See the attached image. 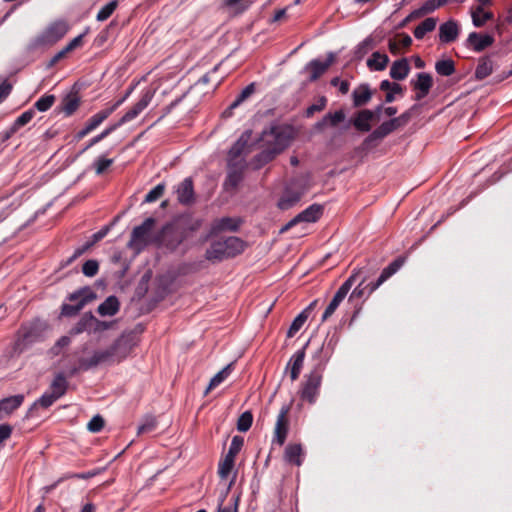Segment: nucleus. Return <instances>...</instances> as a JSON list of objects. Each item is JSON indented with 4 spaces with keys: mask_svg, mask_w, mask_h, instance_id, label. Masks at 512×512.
I'll use <instances>...</instances> for the list:
<instances>
[{
    "mask_svg": "<svg viewBox=\"0 0 512 512\" xmlns=\"http://www.w3.org/2000/svg\"><path fill=\"white\" fill-rule=\"evenodd\" d=\"M129 350L126 340L119 338L110 347L95 351L90 358L82 359L80 365L87 370L99 364L119 362L127 356Z\"/></svg>",
    "mask_w": 512,
    "mask_h": 512,
    "instance_id": "nucleus-1",
    "label": "nucleus"
},
{
    "mask_svg": "<svg viewBox=\"0 0 512 512\" xmlns=\"http://www.w3.org/2000/svg\"><path fill=\"white\" fill-rule=\"evenodd\" d=\"M67 31L68 25L64 21L54 22L31 41L30 48L37 49L52 45L59 41Z\"/></svg>",
    "mask_w": 512,
    "mask_h": 512,
    "instance_id": "nucleus-2",
    "label": "nucleus"
},
{
    "mask_svg": "<svg viewBox=\"0 0 512 512\" xmlns=\"http://www.w3.org/2000/svg\"><path fill=\"white\" fill-rule=\"evenodd\" d=\"M322 371V364L318 363L316 367L308 375L305 376V381L302 384L300 397L303 400L308 401L310 404L315 403L319 395V390L322 383Z\"/></svg>",
    "mask_w": 512,
    "mask_h": 512,
    "instance_id": "nucleus-3",
    "label": "nucleus"
},
{
    "mask_svg": "<svg viewBox=\"0 0 512 512\" xmlns=\"http://www.w3.org/2000/svg\"><path fill=\"white\" fill-rule=\"evenodd\" d=\"M96 298V294L89 288L84 287L78 291L71 293L68 297L71 303H65L62 305L61 314L63 316H74L76 315L87 303L91 302Z\"/></svg>",
    "mask_w": 512,
    "mask_h": 512,
    "instance_id": "nucleus-4",
    "label": "nucleus"
},
{
    "mask_svg": "<svg viewBox=\"0 0 512 512\" xmlns=\"http://www.w3.org/2000/svg\"><path fill=\"white\" fill-rule=\"evenodd\" d=\"M261 142L264 146L271 148L276 154L283 151L289 144V136L281 126H272L263 131Z\"/></svg>",
    "mask_w": 512,
    "mask_h": 512,
    "instance_id": "nucleus-5",
    "label": "nucleus"
},
{
    "mask_svg": "<svg viewBox=\"0 0 512 512\" xmlns=\"http://www.w3.org/2000/svg\"><path fill=\"white\" fill-rule=\"evenodd\" d=\"M154 224L155 219L149 217L141 225L134 227L128 242V247L140 251L144 246H146Z\"/></svg>",
    "mask_w": 512,
    "mask_h": 512,
    "instance_id": "nucleus-6",
    "label": "nucleus"
},
{
    "mask_svg": "<svg viewBox=\"0 0 512 512\" xmlns=\"http://www.w3.org/2000/svg\"><path fill=\"white\" fill-rule=\"evenodd\" d=\"M290 411L289 405H283L279 411L277 416V420L274 428V438L273 442H276L278 445L282 446L285 443V440L288 435L289 430V419L288 414Z\"/></svg>",
    "mask_w": 512,
    "mask_h": 512,
    "instance_id": "nucleus-7",
    "label": "nucleus"
},
{
    "mask_svg": "<svg viewBox=\"0 0 512 512\" xmlns=\"http://www.w3.org/2000/svg\"><path fill=\"white\" fill-rule=\"evenodd\" d=\"M322 214V208L319 205L313 204L291 219L280 230L281 233L288 231L291 227L300 222L311 223L317 221Z\"/></svg>",
    "mask_w": 512,
    "mask_h": 512,
    "instance_id": "nucleus-8",
    "label": "nucleus"
},
{
    "mask_svg": "<svg viewBox=\"0 0 512 512\" xmlns=\"http://www.w3.org/2000/svg\"><path fill=\"white\" fill-rule=\"evenodd\" d=\"M153 96V90L147 89L143 91L139 101L121 117L120 124H125L134 120L144 109L147 108Z\"/></svg>",
    "mask_w": 512,
    "mask_h": 512,
    "instance_id": "nucleus-9",
    "label": "nucleus"
},
{
    "mask_svg": "<svg viewBox=\"0 0 512 512\" xmlns=\"http://www.w3.org/2000/svg\"><path fill=\"white\" fill-rule=\"evenodd\" d=\"M249 133L246 132L241 135V137L236 141V143L231 147L229 151V159L228 162L238 163L245 165V155L248 152L247 144L249 139Z\"/></svg>",
    "mask_w": 512,
    "mask_h": 512,
    "instance_id": "nucleus-10",
    "label": "nucleus"
},
{
    "mask_svg": "<svg viewBox=\"0 0 512 512\" xmlns=\"http://www.w3.org/2000/svg\"><path fill=\"white\" fill-rule=\"evenodd\" d=\"M111 115V110H102L93 115L85 124V126L78 131L74 139L76 141H80L85 136L94 131L104 120H106Z\"/></svg>",
    "mask_w": 512,
    "mask_h": 512,
    "instance_id": "nucleus-11",
    "label": "nucleus"
},
{
    "mask_svg": "<svg viewBox=\"0 0 512 512\" xmlns=\"http://www.w3.org/2000/svg\"><path fill=\"white\" fill-rule=\"evenodd\" d=\"M184 235L181 231L170 226L163 228L160 243L170 251L175 250L183 241Z\"/></svg>",
    "mask_w": 512,
    "mask_h": 512,
    "instance_id": "nucleus-12",
    "label": "nucleus"
},
{
    "mask_svg": "<svg viewBox=\"0 0 512 512\" xmlns=\"http://www.w3.org/2000/svg\"><path fill=\"white\" fill-rule=\"evenodd\" d=\"M411 84L414 90H416L415 100L419 101L429 94L433 85V79L430 74L422 72L417 74V80L411 81Z\"/></svg>",
    "mask_w": 512,
    "mask_h": 512,
    "instance_id": "nucleus-13",
    "label": "nucleus"
},
{
    "mask_svg": "<svg viewBox=\"0 0 512 512\" xmlns=\"http://www.w3.org/2000/svg\"><path fill=\"white\" fill-rule=\"evenodd\" d=\"M334 61V54L330 53L326 61L322 62L320 60H312L310 61L305 70L310 73L309 80L315 81L317 80L325 71L330 67V65Z\"/></svg>",
    "mask_w": 512,
    "mask_h": 512,
    "instance_id": "nucleus-14",
    "label": "nucleus"
},
{
    "mask_svg": "<svg viewBox=\"0 0 512 512\" xmlns=\"http://www.w3.org/2000/svg\"><path fill=\"white\" fill-rule=\"evenodd\" d=\"M373 120L374 112L370 109H362L354 115L351 122L357 131L369 132L371 130V121Z\"/></svg>",
    "mask_w": 512,
    "mask_h": 512,
    "instance_id": "nucleus-15",
    "label": "nucleus"
},
{
    "mask_svg": "<svg viewBox=\"0 0 512 512\" xmlns=\"http://www.w3.org/2000/svg\"><path fill=\"white\" fill-rule=\"evenodd\" d=\"M24 401V395L18 394L0 400V420L5 419L18 409Z\"/></svg>",
    "mask_w": 512,
    "mask_h": 512,
    "instance_id": "nucleus-16",
    "label": "nucleus"
},
{
    "mask_svg": "<svg viewBox=\"0 0 512 512\" xmlns=\"http://www.w3.org/2000/svg\"><path fill=\"white\" fill-rule=\"evenodd\" d=\"M177 199L181 204L189 205L194 202L193 181L191 178H185L177 185Z\"/></svg>",
    "mask_w": 512,
    "mask_h": 512,
    "instance_id": "nucleus-17",
    "label": "nucleus"
},
{
    "mask_svg": "<svg viewBox=\"0 0 512 512\" xmlns=\"http://www.w3.org/2000/svg\"><path fill=\"white\" fill-rule=\"evenodd\" d=\"M244 164L228 162V173L224 183L226 189H235L242 181Z\"/></svg>",
    "mask_w": 512,
    "mask_h": 512,
    "instance_id": "nucleus-18",
    "label": "nucleus"
},
{
    "mask_svg": "<svg viewBox=\"0 0 512 512\" xmlns=\"http://www.w3.org/2000/svg\"><path fill=\"white\" fill-rule=\"evenodd\" d=\"M468 44L476 52H481L494 43V37L489 34L471 32L467 38Z\"/></svg>",
    "mask_w": 512,
    "mask_h": 512,
    "instance_id": "nucleus-19",
    "label": "nucleus"
},
{
    "mask_svg": "<svg viewBox=\"0 0 512 512\" xmlns=\"http://www.w3.org/2000/svg\"><path fill=\"white\" fill-rule=\"evenodd\" d=\"M302 196V192L294 190L292 187H287L278 201V207L281 210H287L296 205Z\"/></svg>",
    "mask_w": 512,
    "mask_h": 512,
    "instance_id": "nucleus-20",
    "label": "nucleus"
},
{
    "mask_svg": "<svg viewBox=\"0 0 512 512\" xmlns=\"http://www.w3.org/2000/svg\"><path fill=\"white\" fill-rule=\"evenodd\" d=\"M205 258L211 262H219L226 258H230L224 244L221 240L213 242L206 250Z\"/></svg>",
    "mask_w": 512,
    "mask_h": 512,
    "instance_id": "nucleus-21",
    "label": "nucleus"
},
{
    "mask_svg": "<svg viewBox=\"0 0 512 512\" xmlns=\"http://www.w3.org/2000/svg\"><path fill=\"white\" fill-rule=\"evenodd\" d=\"M403 264V260L396 259L392 263H390L386 268L383 269L379 278L376 282L370 283V292L375 291L378 287H380L387 279H389L393 274H395Z\"/></svg>",
    "mask_w": 512,
    "mask_h": 512,
    "instance_id": "nucleus-22",
    "label": "nucleus"
},
{
    "mask_svg": "<svg viewBox=\"0 0 512 512\" xmlns=\"http://www.w3.org/2000/svg\"><path fill=\"white\" fill-rule=\"evenodd\" d=\"M372 91L370 86L366 83L359 85L352 92L353 105L355 107H362L366 105L372 98Z\"/></svg>",
    "mask_w": 512,
    "mask_h": 512,
    "instance_id": "nucleus-23",
    "label": "nucleus"
},
{
    "mask_svg": "<svg viewBox=\"0 0 512 512\" xmlns=\"http://www.w3.org/2000/svg\"><path fill=\"white\" fill-rule=\"evenodd\" d=\"M240 225V221L236 218L223 217L216 219L211 226V233L217 234L222 231H236Z\"/></svg>",
    "mask_w": 512,
    "mask_h": 512,
    "instance_id": "nucleus-24",
    "label": "nucleus"
},
{
    "mask_svg": "<svg viewBox=\"0 0 512 512\" xmlns=\"http://www.w3.org/2000/svg\"><path fill=\"white\" fill-rule=\"evenodd\" d=\"M304 359H305V348L298 350L290 358L288 367H290V377H291L292 381H295L298 379L300 372L302 370V367H303Z\"/></svg>",
    "mask_w": 512,
    "mask_h": 512,
    "instance_id": "nucleus-25",
    "label": "nucleus"
},
{
    "mask_svg": "<svg viewBox=\"0 0 512 512\" xmlns=\"http://www.w3.org/2000/svg\"><path fill=\"white\" fill-rule=\"evenodd\" d=\"M459 33L458 25L456 22L450 20L443 23L439 28V38L443 43H450L454 41Z\"/></svg>",
    "mask_w": 512,
    "mask_h": 512,
    "instance_id": "nucleus-26",
    "label": "nucleus"
},
{
    "mask_svg": "<svg viewBox=\"0 0 512 512\" xmlns=\"http://www.w3.org/2000/svg\"><path fill=\"white\" fill-rule=\"evenodd\" d=\"M410 71V66L406 58H402L393 62L390 68V76L394 80H404Z\"/></svg>",
    "mask_w": 512,
    "mask_h": 512,
    "instance_id": "nucleus-27",
    "label": "nucleus"
},
{
    "mask_svg": "<svg viewBox=\"0 0 512 512\" xmlns=\"http://www.w3.org/2000/svg\"><path fill=\"white\" fill-rule=\"evenodd\" d=\"M120 309V303L116 296H109L102 302L97 309V312L105 317V316H114L118 313Z\"/></svg>",
    "mask_w": 512,
    "mask_h": 512,
    "instance_id": "nucleus-28",
    "label": "nucleus"
},
{
    "mask_svg": "<svg viewBox=\"0 0 512 512\" xmlns=\"http://www.w3.org/2000/svg\"><path fill=\"white\" fill-rule=\"evenodd\" d=\"M394 132L393 127L389 121L383 122L376 129H374L364 140L365 145H369L374 141L381 140Z\"/></svg>",
    "mask_w": 512,
    "mask_h": 512,
    "instance_id": "nucleus-29",
    "label": "nucleus"
},
{
    "mask_svg": "<svg viewBox=\"0 0 512 512\" xmlns=\"http://www.w3.org/2000/svg\"><path fill=\"white\" fill-rule=\"evenodd\" d=\"M493 69V60L489 56L481 57L475 70V78L483 80L493 72Z\"/></svg>",
    "mask_w": 512,
    "mask_h": 512,
    "instance_id": "nucleus-30",
    "label": "nucleus"
},
{
    "mask_svg": "<svg viewBox=\"0 0 512 512\" xmlns=\"http://www.w3.org/2000/svg\"><path fill=\"white\" fill-rule=\"evenodd\" d=\"M302 447L300 444H289L285 448L284 459L290 464L300 466L302 464Z\"/></svg>",
    "mask_w": 512,
    "mask_h": 512,
    "instance_id": "nucleus-31",
    "label": "nucleus"
},
{
    "mask_svg": "<svg viewBox=\"0 0 512 512\" xmlns=\"http://www.w3.org/2000/svg\"><path fill=\"white\" fill-rule=\"evenodd\" d=\"M345 113L343 110L335 111L334 113L326 114L321 121L317 122L315 128L322 130L325 126H337L340 122L344 121Z\"/></svg>",
    "mask_w": 512,
    "mask_h": 512,
    "instance_id": "nucleus-32",
    "label": "nucleus"
},
{
    "mask_svg": "<svg viewBox=\"0 0 512 512\" xmlns=\"http://www.w3.org/2000/svg\"><path fill=\"white\" fill-rule=\"evenodd\" d=\"M380 89L382 91H387L385 96L386 103H392L395 100V94H402L403 89L402 86L395 82H390L389 80H383L380 83Z\"/></svg>",
    "mask_w": 512,
    "mask_h": 512,
    "instance_id": "nucleus-33",
    "label": "nucleus"
},
{
    "mask_svg": "<svg viewBox=\"0 0 512 512\" xmlns=\"http://www.w3.org/2000/svg\"><path fill=\"white\" fill-rule=\"evenodd\" d=\"M389 62V57L386 54L380 52H374L371 57L367 60V66L371 70L382 71L386 68Z\"/></svg>",
    "mask_w": 512,
    "mask_h": 512,
    "instance_id": "nucleus-34",
    "label": "nucleus"
},
{
    "mask_svg": "<svg viewBox=\"0 0 512 512\" xmlns=\"http://www.w3.org/2000/svg\"><path fill=\"white\" fill-rule=\"evenodd\" d=\"M67 385L68 383L65 376L62 373H59L53 379L49 392L59 399L66 393Z\"/></svg>",
    "mask_w": 512,
    "mask_h": 512,
    "instance_id": "nucleus-35",
    "label": "nucleus"
},
{
    "mask_svg": "<svg viewBox=\"0 0 512 512\" xmlns=\"http://www.w3.org/2000/svg\"><path fill=\"white\" fill-rule=\"evenodd\" d=\"M230 257L240 254L244 250V242L238 237H228L221 240Z\"/></svg>",
    "mask_w": 512,
    "mask_h": 512,
    "instance_id": "nucleus-36",
    "label": "nucleus"
},
{
    "mask_svg": "<svg viewBox=\"0 0 512 512\" xmlns=\"http://www.w3.org/2000/svg\"><path fill=\"white\" fill-rule=\"evenodd\" d=\"M472 22L475 27H482L486 21L493 18V14L485 11L482 6H477L471 12Z\"/></svg>",
    "mask_w": 512,
    "mask_h": 512,
    "instance_id": "nucleus-37",
    "label": "nucleus"
},
{
    "mask_svg": "<svg viewBox=\"0 0 512 512\" xmlns=\"http://www.w3.org/2000/svg\"><path fill=\"white\" fill-rule=\"evenodd\" d=\"M277 154L271 149L265 146V148L257 154L252 161L254 169H259L268 162H270Z\"/></svg>",
    "mask_w": 512,
    "mask_h": 512,
    "instance_id": "nucleus-38",
    "label": "nucleus"
},
{
    "mask_svg": "<svg viewBox=\"0 0 512 512\" xmlns=\"http://www.w3.org/2000/svg\"><path fill=\"white\" fill-rule=\"evenodd\" d=\"M233 364L230 363L226 365L222 370H220L217 374H215L205 391V394H208L209 391L219 386L231 373Z\"/></svg>",
    "mask_w": 512,
    "mask_h": 512,
    "instance_id": "nucleus-39",
    "label": "nucleus"
},
{
    "mask_svg": "<svg viewBox=\"0 0 512 512\" xmlns=\"http://www.w3.org/2000/svg\"><path fill=\"white\" fill-rule=\"evenodd\" d=\"M437 21L435 18H426L414 30L416 39H422L427 33L433 31L436 27Z\"/></svg>",
    "mask_w": 512,
    "mask_h": 512,
    "instance_id": "nucleus-40",
    "label": "nucleus"
},
{
    "mask_svg": "<svg viewBox=\"0 0 512 512\" xmlns=\"http://www.w3.org/2000/svg\"><path fill=\"white\" fill-rule=\"evenodd\" d=\"M375 47L374 39L369 36L365 38L361 43H359L355 49V57L357 59H362L369 51H371Z\"/></svg>",
    "mask_w": 512,
    "mask_h": 512,
    "instance_id": "nucleus-41",
    "label": "nucleus"
},
{
    "mask_svg": "<svg viewBox=\"0 0 512 512\" xmlns=\"http://www.w3.org/2000/svg\"><path fill=\"white\" fill-rule=\"evenodd\" d=\"M435 70L439 75L450 76L455 72L454 62L450 59L440 60L436 62Z\"/></svg>",
    "mask_w": 512,
    "mask_h": 512,
    "instance_id": "nucleus-42",
    "label": "nucleus"
},
{
    "mask_svg": "<svg viewBox=\"0 0 512 512\" xmlns=\"http://www.w3.org/2000/svg\"><path fill=\"white\" fill-rule=\"evenodd\" d=\"M308 318V315H307V310H304L302 311L292 322V324L290 325L288 331H287V336L289 338L293 337L301 328L302 326L304 325V323L306 322Z\"/></svg>",
    "mask_w": 512,
    "mask_h": 512,
    "instance_id": "nucleus-43",
    "label": "nucleus"
},
{
    "mask_svg": "<svg viewBox=\"0 0 512 512\" xmlns=\"http://www.w3.org/2000/svg\"><path fill=\"white\" fill-rule=\"evenodd\" d=\"M355 279L356 274L354 273L339 287L333 298L342 302L354 284Z\"/></svg>",
    "mask_w": 512,
    "mask_h": 512,
    "instance_id": "nucleus-44",
    "label": "nucleus"
},
{
    "mask_svg": "<svg viewBox=\"0 0 512 512\" xmlns=\"http://www.w3.org/2000/svg\"><path fill=\"white\" fill-rule=\"evenodd\" d=\"M255 92V84L251 83L247 85L241 93L237 96V98L230 104L229 109H235L242 102H244L247 98H249Z\"/></svg>",
    "mask_w": 512,
    "mask_h": 512,
    "instance_id": "nucleus-45",
    "label": "nucleus"
},
{
    "mask_svg": "<svg viewBox=\"0 0 512 512\" xmlns=\"http://www.w3.org/2000/svg\"><path fill=\"white\" fill-rule=\"evenodd\" d=\"M117 6V0H112L106 3L97 13L96 19L101 22L107 20L113 14Z\"/></svg>",
    "mask_w": 512,
    "mask_h": 512,
    "instance_id": "nucleus-46",
    "label": "nucleus"
},
{
    "mask_svg": "<svg viewBox=\"0 0 512 512\" xmlns=\"http://www.w3.org/2000/svg\"><path fill=\"white\" fill-rule=\"evenodd\" d=\"M253 416L251 412L246 411L240 415L237 421V429L240 432H246L251 428Z\"/></svg>",
    "mask_w": 512,
    "mask_h": 512,
    "instance_id": "nucleus-47",
    "label": "nucleus"
},
{
    "mask_svg": "<svg viewBox=\"0 0 512 512\" xmlns=\"http://www.w3.org/2000/svg\"><path fill=\"white\" fill-rule=\"evenodd\" d=\"M234 459H231L230 457H226L223 459V461L220 462L219 468H218V474L220 478L225 479L229 476L231 473L233 467H234Z\"/></svg>",
    "mask_w": 512,
    "mask_h": 512,
    "instance_id": "nucleus-48",
    "label": "nucleus"
},
{
    "mask_svg": "<svg viewBox=\"0 0 512 512\" xmlns=\"http://www.w3.org/2000/svg\"><path fill=\"white\" fill-rule=\"evenodd\" d=\"M244 440L240 436H234L231 440L229 450L226 454V457H230L235 460L236 455L240 452L243 446Z\"/></svg>",
    "mask_w": 512,
    "mask_h": 512,
    "instance_id": "nucleus-49",
    "label": "nucleus"
},
{
    "mask_svg": "<svg viewBox=\"0 0 512 512\" xmlns=\"http://www.w3.org/2000/svg\"><path fill=\"white\" fill-rule=\"evenodd\" d=\"M165 185L163 183H160L156 185L153 189H151L147 195L145 196L144 202L146 203H152L158 200L164 193Z\"/></svg>",
    "mask_w": 512,
    "mask_h": 512,
    "instance_id": "nucleus-50",
    "label": "nucleus"
},
{
    "mask_svg": "<svg viewBox=\"0 0 512 512\" xmlns=\"http://www.w3.org/2000/svg\"><path fill=\"white\" fill-rule=\"evenodd\" d=\"M54 101H55V97L53 95H45V96H42L40 99H38L35 102L34 106L39 111L45 112L51 108Z\"/></svg>",
    "mask_w": 512,
    "mask_h": 512,
    "instance_id": "nucleus-51",
    "label": "nucleus"
},
{
    "mask_svg": "<svg viewBox=\"0 0 512 512\" xmlns=\"http://www.w3.org/2000/svg\"><path fill=\"white\" fill-rule=\"evenodd\" d=\"M58 398L51 392H45L37 401L34 402L32 408L41 406L43 408L50 407Z\"/></svg>",
    "mask_w": 512,
    "mask_h": 512,
    "instance_id": "nucleus-52",
    "label": "nucleus"
},
{
    "mask_svg": "<svg viewBox=\"0 0 512 512\" xmlns=\"http://www.w3.org/2000/svg\"><path fill=\"white\" fill-rule=\"evenodd\" d=\"M157 425L156 418L153 416H147L144 418L141 425L138 427V434L148 433L155 430Z\"/></svg>",
    "mask_w": 512,
    "mask_h": 512,
    "instance_id": "nucleus-53",
    "label": "nucleus"
},
{
    "mask_svg": "<svg viewBox=\"0 0 512 512\" xmlns=\"http://www.w3.org/2000/svg\"><path fill=\"white\" fill-rule=\"evenodd\" d=\"M112 163L113 159L99 157L94 161L93 167L95 169L96 174L101 175L107 168H109L112 165Z\"/></svg>",
    "mask_w": 512,
    "mask_h": 512,
    "instance_id": "nucleus-54",
    "label": "nucleus"
},
{
    "mask_svg": "<svg viewBox=\"0 0 512 512\" xmlns=\"http://www.w3.org/2000/svg\"><path fill=\"white\" fill-rule=\"evenodd\" d=\"M99 264L96 260H87L82 267V272L87 277H93L98 273Z\"/></svg>",
    "mask_w": 512,
    "mask_h": 512,
    "instance_id": "nucleus-55",
    "label": "nucleus"
},
{
    "mask_svg": "<svg viewBox=\"0 0 512 512\" xmlns=\"http://www.w3.org/2000/svg\"><path fill=\"white\" fill-rule=\"evenodd\" d=\"M327 104V99L322 96L318 99V101L312 105H310L305 112L306 117H311L314 115V113L322 111Z\"/></svg>",
    "mask_w": 512,
    "mask_h": 512,
    "instance_id": "nucleus-56",
    "label": "nucleus"
},
{
    "mask_svg": "<svg viewBox=\"0 0 512 512\" xmlns=\"http://www.w3.org/2000/svg\"><path fill=\"white\" fill-rule=\"evenodd\" d=\"M34 117V111L33 110H27L24 113H22L14 122L13 130H17L18 128L26 125L29 123L32 118Z\"/></svg>",
    "mask_w": 512,
    "mask_h": 512,
    "instance_id": "nucleus-57",
    "label": "nucleus"
},
{
    "mask_svg": "<svg viewBox=\"0 0 512 512\" xmlns=\"http://www.w3.org/2000/svg\"><path fill=\"white\" fill-rule=\"evenodd\" d=\"M104 427V419L100 415H95L88 423L87 428L92 433L101 431Z\"/></svg>",
    "mask_w": 512,
    "mask_h": 512,
    "instance_id": "nucleus-58",
    "label": "nucleus"
},
{
    "mask_svg": "<svg viewBox=\"0 0 512 512\" xmlns=\"http://www.w3.org/2000/svg\"><path fill=\"white\" fill-rule=\"evenodd\" d=\"M79 101L76 97H68L63 102V111L67 115H71L78 108Z\"/></svg>",
    "mask_w": 512,
    "mask_h": 512,
    "instance_id": "nucleus-59",
    "label": "nucleus"
},
{
    "mask_svg": "<svg viewBox=\"0 0 512 512\" xmlns=\"http://www.w3.org/2000/svg\"><path fill=\"white\" fill-rule=\"evenodd\" d=\"M96 321V318L93 316L91 312L85 313L81 319L79 320L80 325L82 328H85L86 331H93L94 322Z\"/></svg>",
    "mask_w": 512,
    "mask_h": 512,
    "instance_id": "nucleus-60",
    "label": "nucleus"
},
{
    "mask_svg": "<svg viewBox=\"0 0 512 512\" xmlns=\"http://www.w3.org/2000/svg\"><path fill=\"white\" fill-rule=\"evenodd\" d=\"M254 0H225L229 7H238L241 11L246 10Z\"/></svg>",
    "mask_w": 512,
    "mask_h": 512,
    "instance_id": "nucleus-61",
    "label": "nucleus"
},
{
    "mask_svg": "<svg viewBox=\"0 0 512 512\" xmlns=\"http://www.w3.org/2000/svg\"><path fill=\"white\" fill-rule=\"evenodd\" d=\"M341 302L336 299H332L322 315V321H326L338 308Z\"/></svg>",
    "mask_w": 512,
    "mask_h": 512,
    "instance_id": "nucleus-62",
    "label": "nucleus"
},
{
    "mask_svg": "<svg viewBox=\"0 0 512 512\" xmlns=\"http://www.w3.org/2000/svg\"><path fill=\"white\" fill-rule=\"evenodd\" d=\"M331 85L334 86V87H338L339 88V91L342 93V94H346L348 93L349 91V82L348 81H341L338 77H334L332 80H331Z\"/></svg>",
    "mask_w": 512,
    "mask_h": 512,
    "instance_id": "nucleus-63",
    "label": "nucleus"
},
{
    "mask_svg": "<svg viewBox=\"0 0 512 512\" xmlns=\"http://www.w3.org/2000/svg\"><path fill=\"white\" fill-rule=\"evenodd\" d=\"M12 427L8 424L0 425V445L11 436Z\"/></svg>",
    "mask_w": 512,
    "mask_h": 512,
    "instance_id": "nucleus-64",
    "label": "nucleus"
}]
</instances>
